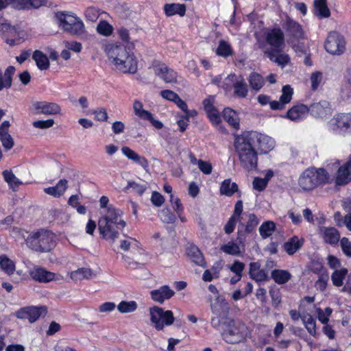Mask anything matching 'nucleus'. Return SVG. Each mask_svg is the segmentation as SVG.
Wrapping results in <instances>:
<instances>
[{
	"mask_svg": "<svg viewBox=\"0 0 351 351\" xmlns=\"http://www.w3.org/2000/svg\"><path fill=\"white\" fill-rule=\"evenodd\" d=\"M164 11L167 16L179 14L183 16L186 12V7L183 4L167 3L164 5Z\"/></svg>",
	"mask_w": 351,
	"mask_h": 351,
	"instance_id": "34",
	"label": "nucleus"
},
{
	"mask_svg": "<svg viewBox=\"0 0 351 351\" xmlns=\"http://www.w3.org/2000/svg\"><path fill=\"white\" fill-rule=\"evenodd\" d=\"M221 326V337L227 343L237 344L246 341L248 329L243 322L230 319Z\"/></svg>",
	"mask_w": 351,
	"mask_h": 351,
	"instance_id": "4",
	"label": "nucleus"
},
{
	"mask_svg": "<svg viewBox=\"0 0 351 351\" xmlns=\"http://www.w3.org/2000/svg\"><path fill=\"white\" fill-rule=\"evenodd\" d=\"M275 228V223L271 221H267L259 227V232L263 239H266L274 233Z\"/></svg>",
	"mask_w": 351,
	"mask_h": 351,
	"instance_id": "48",
	"label": "nucleus"
},
{
	"mask_svg": "<svg viewBox=\"0 0 351 351\" xmlns=\"http://www.w3.org/2000/svg\"><path fill=\"white\" fill-rule=\"evenodd\" d=\"M221 250L227 254L232 256H239L241 254V250L239 246L232 241L223 245L221 247Z\"/></svg>",
	"mask_w": 351,
	"mask_h": 351,
	"instance_id": "52",
	"label": "nucleus"
},
{
	"mask_svg": "<svg viewBox=\"0 0 351 351\" xmlns=\"http://www.w3.org/2000/svg\"><path fill=\"white\" fill-rule=\"evenodd\" d=\"M150 320L158 330H163L165 326H170L174 322V316L171 311H164L158 306L149 308Z\"/></svg>",
	"mask_w": 351,
	"mask_h": 351,
	"instance_id": "9",
	"label": "nucleus"
},
{
	"mask_svg": "<svg viewBox=\"0 0 351 351\" xmlns=\"http://www.w3.org/2000/svg\"><path fill=\"white\" fill-rule=\"evenodd\" d=\"M351 181V156L343 165L341 166L336 174L335 184L337 186H344Z\"/></svg>",
	"mask_w": 351,
	"mask_h": 351,
	"instance_id": "19",
	"label": "nucleus"
},
{
	"mask_svg": "<svg viewBox=\"0 0 351 351\" xmlns=\"http://www.w3.org/2000/svg\"><path fill=\"white\" fill-rule=\"evenodd\" d=\"M328 278L329 277L328 274H320L318 280L315 283L316 289L319 290L320 291H324L326 288Z\"/></svg>",
	"mask_w": 351,
	"mask_h": 351,
	"instance_id": "59",
	"label": "nucleus"
},
{
	"mask_svg": "<svg viewBox=\"0 0 351 351\" xmlns=\"http://www.w3.org/2000/svg\"><path fill=\"white\" fill-rule=\"evenodd\" d=\"M249 274L250 277L257 282L263 281L267 278L265 271L261 269V265L257 262L251 263L250 264Z\"/></svg>",
	"mask_w": 351,
	"mask_h": 351,
	"instance_id": "33",
	"label": "nucleus"
},
{
	"mask_svg": "<svg viewBox=\"0 0 351 351\" xmlns=\"http://www.w3.org/2000/svg\"><path fill=\"white\" fill-rule=\"evenodd\" d=\"M32 58L35 60L39 69L47 70L49 67V59L42 51L38 50L35 51Z\"/></svg>",
	"mask_w": 351,
	"mask_h": 351,
	"instance_id": "41",
	"label": "nucleus"
},
{
	"mask_svg": "<svg viewBox=\"0 0 351 351\" xmlns=\"http://www.w3.org/2000/svg\"><path fill=\"white\" fill-rule=\"evenodd\" d=\"M93 272L89 268L82 267L71 273V278L74 281H81L84 279H90L93 277Z\"/></svg>",
	"mask_w": 351,
	"mask_h": 351,
	"instance_id": "40",
	"label": "nucleus"
},
{
	"mask_svg": "<svg viewBox=\"0 0 351 351\" xmlns=\"http://www.w3.org/2000/svg\"><path fill=\"white\" fill-rule=\"evenodd\" d=\"M29 274L34 280L41 283H48L51 281L58 280L62 278L60 276L57 277L56 274L39 266L32 267L29 270Z\"/></svg>",
	"mask_w": 351,
	"mask_h": 351,
	"instance_id": "15",
	"label": "nucleus"
},
{
	"mask_svg": "<svg viewBox=\"0 0 351 351\" xmlns=\"http://www.w3.org/2000/svg\"><path fill=\"white\" fill-rule=\"evenodd\" d=\"M271 277L276 283L282 285L289 280L291 274L285 270L275 269L271 272Z\"/></svg>",
	"mask_w": 351,
	"mask_h": 351,
	"instance_id": "43",
	"label": "nucleus"
},
{
	"mask_svg": "<svg viewBox=\"0 0 351 351\" xmlns=\"http://www.w3.org/2000/svg\"><path fill=\"white\" fill-rule=\"evenodd\" d=\"M316 187L331 183L329 173L323 168L308 169Z\"/></svg>",
	"mask_w": 351,
	"mask_h": 351,
	"instance_id": "22",
	"label": "nucleus"
},
{
	"mask_svg": "<svg viewBox=\"0 0 351 351\" xmlns=\"http://www.w3.org/2000/svg\"><path fill=\"white\" fill-rule=\"evenodd\" d=\"M308 112L309 109L306 105L298 104L287 111L286 117L295 121L302 119Z\"/></svg>",
	"mask_w": 351,
	"mask_h": 351,
	"instance_id": "26",
	"label": "nucleus"
},
{
	"mask_svg": "<svg viewBox=\"0 0 351 351\" xmlns=\"http://www.w3.org/2000/svg\"><path fill=\"white\" fill-rule=\"evenodd\" d=\"M319 233L324 242L329 245H335L339 241L340 233L333 227H319Z\"/></svg>",
	"mask_w": 351,
	"mask_h": 351,
	"instance_id": "21",
	"label": "nucleus"
},
{
	"mask_svg": "<svg viewBox=\"0 0 351 351\" xmlns=\"http://www.w3.org/2000/svg\"><path fill=\"white\" fill-rule=\"evenodd\" d=\"M332 309L330 307H327L322 311L321 308H317L318 319L324 324H326L328 322L329 317L332 313Z\"/></svg>",
	"mask_w": 351,
	"mask_h": 351,
	"instance_id": "58",
	"label": "nucleus"
},
{
	"mask_svg": "<svg viewBox=\"0 0 351 351\" xmlns=\"http://www.w3.org/2000/svg\"><path fill=\"white\" fill-rule=\"evenodd\" d=\"M303 242V239L294 236L284 243L283 249L289 255H293L302 247Z\"/></svg>",
	"mask_w": 351,
	"mask_h": 351,
	"instance_id": "29",
	"label": "nucleus"
},
{
	"mask_svg": "<svg viewBox=\"0 0 351 351\" xmlns=\"http://www.w3.org/2000/svg\"><path fill=\"white\" fill-rule=\"evenodd\" d=\"M55 236L51 231L40 229L29 235L26 239L27 246L32 250L45 252H49L55 246Z\"/></svg>",
	"mask_w": 351,
	"mask_h": 351,
	"instance_id": "5",
	"label": "nucleus"
},
{
	"mask_svg": "<svg viewBox=\"0 0 351 351\" xmlns=\"http://www.w3.org/2000/svg\"><path fill=\"white\" fill-rule=\"evenodd\" d=\"M348 274V269L342 268L335 270L331 276L332 284L336 287H341L343 285V280Z\"/></svg>",
	"mask_w": 351,
	"mask_h": 351,
	"instance_id": "49",
	"label": "nucleus"
},
{
	"mask_svg": "<svg viewBox=\"0 0 351 351\" xmlns=\"http://www.w3.org/2000/svg\"><path fill=\"white\" fill-rule=\"evenodd\" d=\"M223 117L230 125L237 130L239 128V119L237 112L230 108H226L223 111Z\"/></svg>",
	"mask_w": 351,
	"mask_h": 351,
	"instance_id": "35",
	"label": "nucleus"
},
{
	"mask_svg": "<svg viewBox=\"0 0 351 351\" xmlns=\"http://www.w3.org/2000/svg\"><path fill=\"white\" fill-rule=\"evenodd\" d=\"M315 14L319 18H328L330 15L326 0H315L314 1Z\"/></svg>",
	"mask_w": 351,
	"mask_h": 351,
	"instance_id": "36",
	"label": "nucleus"
},
{
	"mask_svg": "<svg viewBox=\"0 0 351 351\" xmlns=\"http://www.w3.org/2000/svg\"><path fill=\"white\" fill-rule=\"evenodd\" d=\"M133 110L135 115L138 116L142 119L150 118V112L143 109V104L138 101L135 100L133 103Z\"/></svg>",
	"mask_w": 351,
	"mask_h": 351,
	"instance_id": "50",
	"label": "nucleus"
},
{
	"mask_svg": "<svg viewBox=\"0 0 351 351\" xmlns=\"http://www.w3.org/2000/svg\"><path fill=\"white\" fill-rule=\"evenodd\" d=\"M15 68L13 66H8L3 76L1 70L0 69V91L3 88H9L12 86V76L14 74Z\"/></svg>",
	"mask_w": 351,
	"mask_h": 351,
	"instance_id": "32",
	"label": "nucleus"
},
{
	"mask_svg": "<svg viewBox=\"0 0 351 351\" xmlns=\"http://www.w3.org/2000/svg\"><path fill=\"white\" fill-rule=\"evenodd\" d=\"M232 49L228 42L223 40L219 41V45L216 49V53L218 56L227 58L232 55Z\"/></svg>",
	"mask_w": 351,
	"mask_h": 351,
	"instance_id": "46",
	"label": "nucleus"
},
{
	"mask_svg": "<svg viewBox=\"0 0 351 351\" xmlns=\"http://www.w3.org/2000/svg\"><path fill=\"white\" fill-rule=\"evenodd\" d=\"M68 187V181L66 179L60 180L55 186L44 189V192L54 197H60L66 191Z\"/></svg>",
	"mask_w": 351,
	"mask_h": 351,
	"instance_id": "28",
	"label": "nucleus"
},
{
	"mask_svg": "<svg viewBox=\"0 0 351 351\" xmlns=\"http://www.w3.org/2000/svg\"><path fill=\"white\" fill-rule=\"evenodd\" d=\"M31 111L35 114L56 115L60 114L61 108L53 102L45 101H34L32 104Z\"/></svg>",
	"mask_w": 351,
	"mask_h": 351,
	"instance_id": "12",
	"label": "nucleus"
},
{
	"mask_svg": "<svg viewBox=\"0 0 351 351\" xmlns=\"http://www.w3.org/2000/svg\"><path fill=\"white\" fill-rule=\"evenodd\" d=\"M223 88L226 92L233 90V95L240 99L247 97L249 93L248 86L243 76L234 73H231L225 78Z\"/></svg>",
	"mask_w": 351,
	"mask_h": 351,
	"instance_id": "7",
	"label": "nucleus"
},
{
	"mask_svg": "<svg viewBox=\"0 0 351 351\" xmlns=\"http://www.w3.org/2000/svg\"><path fill=\"white\" fill-rule=\"evenodd\" d=\"M302 320L305 325V327L308 332L311 335H315L316 333L315 320L309 314L304 315L302 317Z\"/></svg>",
	"mask_w": 351,
	"mask_h": 351,
	"instance_id": "53",
	"label": "nucleus"
},
{
	"mask_svg": "<svg viewBox=\"0 0 351 351\" xmlns=\"http://www.w3.org/2000/svg\"><path fill=\"white\" fill-rule=\"evenodd\" d=\"M265 38L267 43L276 49L280 48L284 43V34L280 28L269 30Z\"/></svg>",
	"mask_w": 351,
	"mask_h": 351,
	"instance_id": "25",
	"label": "nucleus"
},
{
	"mask_svg": "<svg viewBox=\"0 0 351 351\" xmlns=\"http://www.w3.org/2000/svg\"><path fill=\"white\" fill-rule=\"evenodd\" d=\"M5 181L12 189L17 188L22 182L17 178L10 170H5L2 173Z\"/></svg>",
	"mask_w": 351,
	"mask_h": 351,
	"instance_id": "45",
	"label": "nucleus"
},
{
	"mask_svg": "<svg viewBox=\"0 0 351 351\" xmlns=\"http://www.w3.org/2000/svg\"><path fill=\"white\" fill-rule=\"evenodd\" d=\"M97 32L104 36H109L113 32V27L106 21H101L97 26Z\"/></svg>",
	"mask_w": 351,
	"mask_h": 351,
	"instance_id": "54",
	"label": "nucleus"
},
{
	"mask_svg": "<svg viewBox=\"0 0 351 351\" xmlns=\"http://www.w3.org/2000/svg\"><path fill=\"white\" fill-rule=\"evenodd\" d=\"M56 19L58 26L70 35L80 36L85 32L84 23L76 15L66 12H57Z\"/></svg>",
	"mask_w": 351,
	"mask_h": 351,
	"instance_id": "6",
	"label": "nucleus"
},
{
	"mask_svg": "<svg viewBox=\"0 0 351 351\" xmlns=\"http://www.w3.org/2000/svg\"><path fill=\"white\" fill-rule=\"evenodd\" d=\"M55 121L52 119L47 120H37L32 123V125L35 128L46 130L53 126Z\"/></svg>",
	"mask_w": 351,
	"mask_h": 351,
	"instance_id": "57",
	"label": "nucleus"
},
{
	"mask_svg": "<svg viewBox=\"0 0 351 351\" xmlns=\"http://www.w3.org/2000/svg\"><path fill=\"white\" fill-rule=\"evenodd\" d=\"M308 109L311 114L315 117L324 118L330 115L332 112L330 104L326 101L313 104Z\"/></svg>",
	"mask_w": 351,
	"mask_h": 351,
	"instance_id": "24",
	"label": "nucleus"
},
{
	"mask_svg": "<svg viewBox=\"0 0 351 351\" xmlns=\"http://www.w3.org/2000/svg\"><path fill=\"white\" fill-rule=\"evenodd\" d=\"M174 294L175 292L167 285L162 286L150 292L152 299L160 304H162L165 300L170 299Z\"/></svg>",
	"mask_w": 351,
	"mask_h": 351,
	"instance_id": "23",
	"label": "nucleus"
},
{
	"mask_svg": "<svg viewBox=\"0 0 351 351\" xmlns=\"http://www.w3.org/2000/svg\"><path fill=\"white\" fill-rule=\"evenodd\" d=\"M137 308V304L135 301H121L117 306L118 311L121 313H129L134 312Z\"/></svg>",
	"mask_w": 351,
	"mask_h": 351,
	"instance_id": "51",
	"label": "nucleus"
},
{
	"mask_svg": "<svg viewBox=\"0 0 351 351\" xmlns=\"http://www.w3.org/2000/svg\"><path fill=\"white\" fill-rule=\"evenodd\" d=\"M160 95L163 99L174 103L180 97L176 93L171 90H163L160 91Z\"/></svg>",
	"mask_w": 351,
	"mask_h": 351,
	"instance_id": "63",
	"label": "nucleus"
},
{
	"mask_svg": "<svg viewBox=\"0 0 351 351\" xmlns=\"http://www.w3.org/2000/svg\"><path fill=\"white\" fill-rule=\"evenodd\" d=\"M139 243L137 240L128 236H125L124 239L121 240L120 243V248L124 252H128L131 249H136Z\"/></svg>",
	"mask_w": 351,
	"mask_h": 351,
	"instance_id": "47",
	"label": "nucleus"
},
{
	"mask_svg": "<svg viewBox=\"0 0 351 351\" xmlns=\"http://www.w3.org/2000/svg\"><path fill=\"white\" fill-rule=\"evenodd\" d=\"M234 146L241 165L247 170L256 169L258 160L257 152L246 133L235 138Z\"/></svg>",
	"mask_w": 351,
	"mask_h": 351,
	"instance_id": "3",
	"label": "nucleus"
},
{
	"mask_svg": "<svg viewBox=\"0 0 351 351\" xmlns=\"http://www.w3.org/2000/svg\"><path fill=\"white\" fill-rule=\"evenodd\" d=\"M282 27L291 38L297 40L304 38V31L302 25L288 15L285 16Z\"/></svg>",
	"mask_w": 351,
	"mask_h": 351,
	"instance_id": "16",
	"label": "nucleus"
},
{
	"mask_svg": "<svg viewBox=\"0 0 351 351\" xmlns=\"http://www.w3.org/2000/svg\"><path fill=\"white\" fill-rule=\"evenodd\" d=\"M205 110L210 121L215 125L221 122V117L219 110L215 106V97L209 95L202 102Z\"/></svg>",
	"mask_w": 351,
	"mask_h": 351,
	"instance_id": "18",
	"label": "nucleus"
},
{
	"mask_svg": "<svg viewBox=\"0 0 351 351\" xmlns=\"http://www.w3.org/2000/svg\"><path fill=\"white\" fill-rule=\"evenodd\" d=\"M50 218L56 221L58 223H64L69 221L70 215L65 210L58 208H53L49 211Z\"/></svg>",
	"mask_w": 351,
	"mask_h": 351,
	"instance_id": "38",
	"label": "nucleus"
},
{
	"mask_svg": "<svg viewBox=\"0 0 351 351\" xmlns=\"http://www.w3.org/2000/svg\"><path fill=\"white\" fill-rule=\"evenodd\" d=\"M197 165L199 169L205 175H210L213 171V165L208 161L199 160Z\"/></svg>",
	"mask_w": 351,
	"mask_h": 351,
	"instance_id": "62",
	"label": "nucleus"
},
{
	"mask_svg": "<svg viewBox=\"0 0 351 351\" xmlns=\"http://www.w3.org/2000/svg\"><path fill=\"white\" fill-rule=\"evenodd\" d=\"M122 215L121 210L111 205L107 208L98 221V230L104 239L113 243L118 238L119 232L126 226V222L121 218Z\"/></svg>",
	"mask_w": 351,
	"mask_h": 351,
	"instance_id": "1",
	"label": "nucleus"
},
{
	"mask_svg": "<svg viewBox=\"0 0 351 351\" xmlns=\"http://www.w3.org/2000/svg\"><path fill=\"white\" fill-rule=\"evenodd\" d=\"M251 88L255 91H259L265 84L264 78L256 72H252L247 78Z\"/></svg>",
	"mask_w": 351,
	"mask_h": 351,
	"instance_id": "37",
	"label": "nucleus"
},
{
	"mask_svg": "<svg viewBox=\"0 0 351 351\" xmlns=\"http://www.w3.org/2000/svg\"><path fill=\"white\" fill-rule=\"evenodd\" d=\"M213 317L211 318V326L215 328H219L231 318L228 317L229 306L228 303L223 299L217 298L210 305Z\"/></svg>",
	"mask_w": 351,
	"mask_h": 351,
	"instance_id": "8",
	"label": "nucleus"
},
{
	"mask_svg": "<svg viewBox=\"0 0 351 351\" xmlns=\"http://www.w3.org/2000/svg\"><path fill=\"white\" fill-rule=\"evenodd\" d=\"M104 51L117 70L124 73H136L138 60L133 52L128 51L122 45L114 43L106 45Z\"/></svg>",
	"mask_w": 351,
	"mask_h": 351,
	"instance_id": "2",
	"label": "nucleus"
},
{
	"mask_svg": "<svg viewBox=\"0 0 351 351\" xmlns=\"http://www.w3.org/2000/svg\"><path fill=\"white\" fill-rule=\"evenodd\" d=\"M121 152L128 159L139 164L143 169H146L148 167L149 163L145 157L138 155L130 147H123Z\"/></svg>",
	"mask_w": 351,
	"mask_h": 351,
	"instance_id": "27",
	"label": "nucleus"
},
{
	"mask_svg": "<svg viewBox=\"0 0 351 351\" xmlns=\"http://www.w3.org/2000/svg\"><path fill=\"white\" fill-rule=\"evenodd\" d=\"M154 73L156 76L162 79L165 83H177V73L165 64L155 67Z\"/></svg>",
	"mask_w": 351,
	"mask_h": 351,
	"instance_id": "20",
	"label": "nucleus"
},
{
	"mask_svg": "<svg viewBox=\"0 0 351 351\" xmlns=\"http://www.w3.org/2000/svg\"><path fill=\"white\" fill-rule=\"evenodd\" d=\"M269 59L279 65L284 66L289 61L288 55L281 53L278 49H271L266 51Z\"/></svg>",
	"mask_w": 351,
	"mask_h": 351,
	"instance_id": "30",
	"label": "nucleus"
},
{
	"mask_svg": "<svg viewBox=\"0 0 351 351\" xmlns=\"http://www.w3.org/2000/svg\"><path fill=\"white\" fill-rule=\"evenodd\" d=\"M332 122L343 134H351V113H339L333 117Z\"/></svg>",
	"mask_w": 351,
	"mask_h": 351,
	"instance_id": "17",
	"label": "nucleus"
},
{
	"mask_svg": "<svg viewBox=\"0 0 351 351\" xmlns=\"http://www.w3.org/2000/svg\"><path fill=\"white\" fill-rule=\"evenodd\" d=\"M298 184L304 191H311L316 188L308 169L305 170L300 176Z\"/></svg>",
	"mask_w": 351,
	"mask_h": 351,
	"instance_id": "31",
	"label": "nucleus"
},
{
	"mask_svg": "<svg viewBox=\"0 0 351 351\" xmlns=\"http://www.w3.org/2000/svg\"><path fill=\"white\" fill-rule=\"evenodd\" d=\"M237 191H238V186L235 182H231L230 179H226L221 183L220 186L221 195L230 197Z\"/></svg>",
	"mask_w": 351,
	"mask_h": 351,
	"instance_id": "42",
	"label": "nucleus"
},
{
	"mask_svg": "<svg viewBox=\"0 0 351 351\" xmlns=\"http://www.w3.org/2000/svg\"><path fill=\"white\" fill-rule=\"evenodd\" d=\"M258 223V220L254 214H250L248 216V221L246 225H244L245 232L246 233H251Z\"/></svg>",
	"mask_w": 351,
	"mask_h": 351,
	"instance_id": "56",
	"label": "nucleus"
},
{
	"mask_svg": "<svg viewBox=\"0 0 351 351\" xmlns=\"http://www.w3.org/2000/svg\"><path fill=\"white\" fill-rule=\"evenodd\" d=\"M84 14L87 20L94 22L99 16V10L95 7L90 6L86 8Z\"/></svg>",
	"mask_w": 351,
	"mask_h": 351,
	"instance_id": "60",
	"label": "nucleus"
},
{
	"mask_svg": "<svg viewBox=\"0 0 351 351\" xmlns=\"http://www.w3.org/2000/svg\"><path fill=\"white\" fill-rule=\"evenodd\" d=\"M132 188L134 192L141 195L145 190L147 189V184H138L135 182H129L126 186V189Z\"/></svg>",
	"mask_w": 351,
	"mask_h": 351,
	"instance_id": "61",
	"label": "nucleus"
},
{
	"mask_svg": "<svg viewBox=\"0 0 351 351\" xmlns=\"http://www.w3.org/2000/svg\"><path fill=\"white\" fill-rule=\"evenodd\" d=\"M187 254L191 261L197 265L204 267V258L200 250L195 246H191L187 249Z\"/></svg>",
	"mask_w": 351,
	"mask_h": 351,
	"instance_id": "39",
	"label": "nucleus"
},
{
	"mask_svg": "<svg viewBox=\"0 0 351 351\" xmlns=\"http://www.w3.org/2000/svg\"><path fill=\"white\" fill-rule=\"evenodd\" d=\"M326 50L335 55L342 53L345 49V40L342 36L336 32H330L325 43Z\"/></svg>",
	"mask_w": 351,
	"mask_h": 351,
	"instance_id": "11",
	"label": "nucleus"
},
{
	"mask_svg": "<svg viewBox=\"0 0 351 351\" xmlns=\"http://www.w3.org/2000/svg\"><path fill=\"white\" fill-rule=\"evenodd\" d=\"M246 134L254 147L255 143H258V149L263 153H267L274 147V139L267 135L256 132H247Z\"/></svg>",
	"mask_w": 351,
	"mask_h": 351,
	"instance_id": "13",
	"label": "nucleus"
},
{
	"mask_svg": "<svg viewBox=\"0 0 351 351\" xmlns=\"http://www.w3.org/2000/svg\"><path fill=\"white\" fill-rule=\"evenodd\" d=\"M47 313L45 306H27L22 308L16 312V316L19 319H28L30 323H33L38 319L42 315Z\"/></svg>",
	"mask_w": 351,
	"mask_h": 351,
	"instance_id": "14",
	"label": "nucleus"
},
{
	"mask_svg": "<svg viewBox=\"0 0 351 351\" xmlns=\"http://www.w3.org/2000/svg\"><path fill=\"white\" fill-rule=\"evenodd\" d=\"M0 268L6 274L10 275L15 270L14 263L5 255L0 256Z\"/></svg>",
	"mask_w": 351,
	"mask_h": 351,
	"instance_id": "44",
	"label": "nucleus"
},
{
	"mask_svg": "<svg viewBox=\"0 0 351 351\" xmlns=\"http://www.w3.org/2000/svg\"><path fill=\"white\" fill-rule=\"evenodd\" d=\"M0 32L5 42L10 46L19 45L23 40L24 33L7 23L0 24Z\"/></svg>",
	"mask_w": 351,
	"mask_h": 351,
	"instance_id": "10",
	"label": "nucleus"
},
{
	"mask_svg": "<svg viewBox=\"0 0 351 351\" xmlns=\"http://www.w3.org/2000/svg\"><path fill=\"white\" fill-rule=\"evenodd\" d=\"M293 93V88L289 85L284 86L280 99L286 105L291 101Z\"/></svg>",
	"mask_w": 351,
	"mask_h": 351,
	"instance_id": "55",
	"label": "nucleus"
},
{
	"mask_svg": "<svg viewBox=\"0 0 351 351\" xmlns=\"http://www.w3.org/2000/svg\"><path fill=\"white\" fill-rule=\"evenodd\" d=\"M341 247L343 253L348 256L351 257V242L346 237H343L341 239Z\"/></svg>",
	"mask_w": 351,
	"mask_h": 351,
	"instance_id": "64",
	"label": "nucleus"
}]
</instances>
